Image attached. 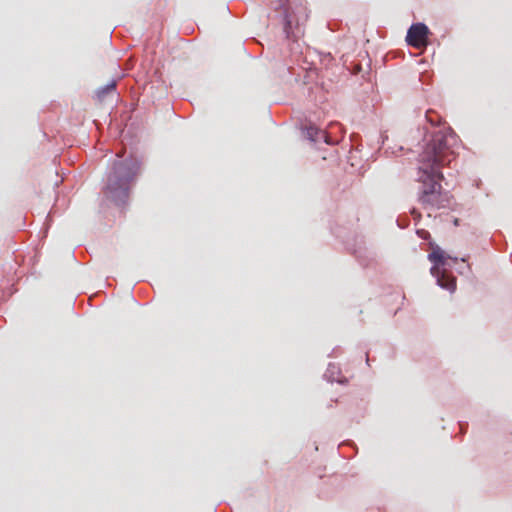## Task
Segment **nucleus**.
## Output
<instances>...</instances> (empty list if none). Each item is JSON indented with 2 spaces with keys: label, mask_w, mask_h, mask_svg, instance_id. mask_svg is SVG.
<instances>
[{
  "label": "nucleus",
  "mask_w": 512,
  "mask_h": 512,
  "mask_svg": "<svg viewBox=\"0 0 512 512\" xmlns=\"http://www.w3.org/2000/svg\"><path fill=\"white\" fill-rule=\"evenodd\" d=\"M427 118L434 126L428 130L423 142V150L419 154V187L418 200L427 211L449 209L453 205V197L448 191H444L441 181L444 176L441 168L456 158L455 147L458 137L450 127H436V123Z\"/></svg>",
  "instance_id": "nucleus-1"
},
{
  "label": "nucleus",
  "mask_w": 512,
  "mask_h": 512,
  "mask_svg": "<svg viewBox=\"0 0 512 512\" xmlns=\"http://www.w3.org/2000/svg\"><path fill=\"white\" fill-rule=\"evenodd\" d=\"M141 157L130 154L127 158L116 159L107 173L103 193L118 207L128 204L130 192L141 173Z\"/></svg>",
  "instance_id": "nucleus-2"
},
{
  "label": "nucleus",
  "mask_w": 512,
  "mask_h": 512,
  "mask_svg": "<svg viewBox=\"0 0 512 512\" xmlns=\"http://www.w3.org/2000/svg\"><path fill=\"white\" fill-rule=\"evenodd\" d=\"M428 260L432 263L430 273L436 278L437 285L442 289L454 292L456 278L448 270L457 263L458 258L446 254L439 246H436L428 254Z\"/></svg>",
  "instance_id": "nucleus-3"
},
{
  "label": "nucleus",
  "mask_w": 512,
  "mask_h": 512,
  "mask_svg": "<svg viewBox=\"0 0 512 512\" xmlns=\"http://www.w3.org/2000/svg\"><path fill=\"white\" fill-rule=\"evenodd\" d=\"M430 30L428 26L422 22L413 23L407 31L406 42L415 48H420L427 44Z\"/></svg>",
  "instance_id": "nucleus-4"
},
{
  "label": "nucleus",
  "mask_w": 512,
  "mask_h": 512,
  "mask_svg": "<svg viewBox=\"0 0 512 512\" xmlns=\"http://www.w3.org/2000/svg\"><path fill=\"white\" fill-rule=\"evenodd\" d=\"M275 10L280 18L281 23L283 24V32L286 38L290 39L293 36V30L292 18L288 8L284 7V3L280 1L278 5H276Z\"/></svg>",
  "instance_id": "nucleus-5"
},
{
  "label": "nucleus",
  "mask_w": 512,
  "mask_h": 512,
  "mask_svg": "<svg viewBox=\"0 0 512 512\" xmlns=\"http://www.w3.org/2000/svg\"><path fill=\"white\" fill-rule=\"evenodd\" d=\"M305 137L314 143L325 142L328 145H334L335 141L328 135V133L324 130L318 129L314 126H309L304 131Z\"/></svg>",
  "instance_id": "nucleus-6"
},
{
  "label": "nucleus",
  "mask_w": 512,
  "mask_h": 512,
  "mask_svg": "<svg viewBox=\"0 0 512 512\" xmlns=\"http://www.w3.org/2000/svg\"><path fill=\"white\" fill-rule=\"evenodd\" d=\"M340 374V368L334 363H329L327 370L324 374V377L329 382H337V383H345L346 379L338 378L337 376Z\"/></svg>",
  "instance_id": "nucleus-7"
},
{
  "label": "nucleus",
  "mask_w": 512,
  "mask_h": 512,
  "mask_svg": "<svg viewBox=\"0 0 512 512\" xmlns=\"http://www.w3.org/2000/svg\"><path fill=\"white\" fill-rule=\"evenodd\" d=\"M352 254L356 257L360 265L367 266L369 264L368 250L365 247L359 246L352 250Z\"/></svg>",
  "instance_id": "nucleus-8"
},
{
  "label": "nucleus",
  "mask_w": 512,
  "mask_h": 512,
  "mask_svg": "<svg viewBox=\"0 0 512 512\" xmlns=\"http://www.w3.org/2000/svg\"><path fill=\"white\" fill-rule=\"evenodd\" d=\"M115 88H116V81L113 80L110 83L100 87L97 90V97L99 99H103L108 93L115 90Z\"/></svg>",
  "instance_id": "nucleus-9"
},
{
  "label": "nucleus",
  "mask_w": 512,
  "mask_h": 512,
  "mask_svg": "<svg viewBox=\"0 0 512 512\" xmlns=\"http://www.w3.org/2000/svg\"><path fill=\"white\" fill-rule=\"evenodd\" d=\"M318 71L315 67H310L304 76L303 84H308L314 81V78L317 77Z\"/></svg>",
  "instance_id": "nucleus-10"
},
{
  "label": "nucleus",
  "mask_w": 512,
  "mask_h": 512,
  "mask_svg": "<svg viewBox=\"0 0 512 512\" xmlns=\"http://www.w3.org/2000/svg\"><path fill=\"white\" fill-rule=\"evenodd\" d=\"M467 426H468L467 423L459 422V427H460V430L462 433H465Z\"/></svg>",
  "instance_id": "nucleus-11"
},
{
  "label": "nucleus",
  "mask_w": 512,
  "mask_h": 512,
  "mask_svg": "<svg viewBox=\"0 0 512 512\" xmlns=\"http://www.w3.org/2000/svg\"><path fill=\"white\" fill-rule=\"evenodd\" d=\"M465 269H470L469 264H467V265L465 266ZM458 272H459L460 274H463V273H464V267H463V268L458 269Z\"/></svg>",
  "instance_id": "nucleus-12"
},
{
  "label": "nucleus",
  "mask_w": 512,
  "mask_h": 512,
  "mask_svg": "<svg viewBox=\"0 0 512 512\" xmlns=\"http://www.w3.org/2000/svg\"><path fill=\"white\" fill-rule=\"evenodd\" d=\"M369 360H370V359H369V356H368V355H366V362L368 363V362H369Z\"/></svg>",
  "instance_id": "nucleus-13"
}]
</instances>
